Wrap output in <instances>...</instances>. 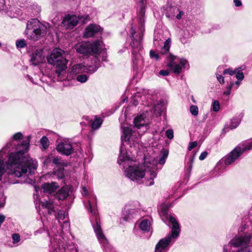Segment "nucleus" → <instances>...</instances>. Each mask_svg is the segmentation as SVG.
<instances>
[{
	"label": "nucleus",
	"instance_id": "aec40b11",
	"mask_svg": "<svg viewBox=\"0 0 252 252\" xmlns=\"http://www.w3.org/2000/svg\"><path fill=\"white\" fill-rule=\"evenodd\" d=\"M58 188H59V186L55 182L47 183L41 186V190L45 193L51 194L54 192Z\"/></svg>",
	"mask_w": 252,
	"mask_h": 252
},
{
	"label": "nucleus",
	"instance_id": "c85d7f7f",
	"mask_svg": "<svg viewBox=\"0 0 252 252\" xmlns=\"http://www.w3.org/2000/svg\"><path fill=\"white\" fill-rule=\"evenodd\" d=\"M171 43V38H168L164 43V46L161 49V53L162 54H165L168 51H169L170 45Z\"/></svg>",
	"mask_w": 252,
	"mask_h": 252
},
{
	"label": "nucleus",
	"instance_id": "8fccbe9b",
	"mask_svg": "<svg viewBox=\"0 0 252 252\" xmlns=\"http://www.w3.org/2000/svg\"><path fill=\"white\" fill-rule=\"evenodd\" d=\"M53 162L54 164H55L56 165L61 164V161L60 160V159L57 157L54 158V159L53 160Z\"/></svg>",
	"mask_w": 252,
	"mask_h": 252
},
{
	"label": "nucleus",
	"instance_id": "e2e57ef3",
	"mask_svg": "<svg viewBox=\"0 0 252 252\" xmlns=\"http://www.w3.org/2000/svg\"><path fill=\"white\" fill-rule=\"evenodd\" d=\"M234 84V83H231V84H230V85L228 87H227V89H229V90H231V88H232V87L233 86Z\"/></svg>",
	"mask_w": 252,
	"mask_h": 252
},
{
	"label": "nucleus",
	"instance_id": "f257e3e1",
	"mask_svg": "<svg viewBox=\"0 0 252 252\" xmlns=\"http://www.w3.org/2000/svg\"><path fill=\"white\" fill-rule=\"evenodd\" d=\"M30 138V136H29L28 139L23 141L21 150L10 154L6 161L9 173L17 177H22L27 173L31 174L37 169V161L31 158L27 154L29 147Z\"/></svg>",
	"mask_w": 252,
	"mask_h": 252
},
{
	"label": "nucleus",
	"instance_id": "680f3d73",
	"mask_svg": "<svg viewBox=\"0 0 252 252\" xmlns=\"http://www.w3.org/2000/svg\"><path fill=\"white\" fill-rule=\"evenodd\" d=\"M193 159H194V157H193L190 160V166H189V167L191 169V167H192V164H193Z\"/></svg>",
	"mask_w": 252,
	"mask_h": 252
},
{
	"label": "nucleus",
	"instance_id": "603ef678",
	"mask_svg": "<svg viewBox=\"0 0 252 252\" xmlns=\"http://www.w3.org/2000/svg\"><path fill=\"white\" fill-rule=\"evenodd\" d=\"M51 156H52V155H51L46 158V159H45V160L44 161V163L45 164H47L51 161V160H52L51 157Z\"/></svg>",
	"mask_w": 252,
	"mask_h": 252
},
{
	"label": "nucleus",
	"instance_id": "1a4fd4ad",
	"mask_svg": "<svg viewBox=\"0 0 252 252\" xmlns=\"http://www.w3.org/2000/svg\"><path fill=\"white\" fill-rule=\"evenodd\" d=\"M89 20L88 15L78 17L74 15L68 14L66 15L62 22L63 26L66 29H72L80 21L82 24H86Z\"/></svg>",
	"mask_w": 252,
	"mask_h": 252
},
{
	"label": "nucleus",
	"instance_id": "a18cd8bd",
	"mask_svg": "<svg viewBox=\"0 0 252 252\" xmlns=\"http://www.w3.org/2000/svg\"><path fill=\"white\" fill-rule=\"evenodd\" d=\"M166 136L170 139H172L173 138V131L172 129H168L166 132Z\"/></svg>",
	"mask_w": 252,
	"mask_h": 252
},
{
	"label": "nucleus",
	"instance_id": "ea45409f",
	"mask_svg": "<svg viewBox=\"0 0 252 252\" xmlns=\"http://www.w3.org/2000/svg\"><path fill=\"white\" fill-rule=\"evenodd\" d=\"M58 220H63L65 219V212L64 211L60 210L58 213V216L56 217Z\"/></svg>",
	"mask_w": 252,
	"mask_h": 252
},
{
	"label": "nucleus",
	"instance_id": "37998d69",
	"mask_svg": "<svg viewBox=\"0 0 252 252\" xmlns=\"http://www.w3.org/2000/svg\"><path fill=\"white\" fill-rule=\"evenodd\" d=\"M23 137V134L21 132H17L15 134H14L12 136V139L14 140H18L19 139H21L22 137Z\"/></svg>",
	"mask_w": 252,
	"mask_h": 252
},
{
	"label": "nucleus",
	"instance_id": "f03ea898",
	"mask_svg": "<svg viewBox=\"0 0 252 252\" xmlns=\"http://www.w3.org/2000/svg\"><path fill=\"white\" fill-rule=\"evenodd\" d=\"M63 51L58 48L54 49L47 57L48 63L56 66L55 75L61 81L65 77L67 60L63 56Z\"/></svg>",
	"mask_w": 252,
	"mask_h": 252
},
{
	"label": "nucleus",
	"instance_id": "bb28decb",
	"mask_svg": "<svg viewBox=\"0 0 252 252\" xmlns=\"http://www.w3.org/2000/svg\"><path fill=\"white\" fill-rule=\"evenodd\" d=\"M140 228L143 231H149L151 229V222L147 219L143 220L139 225Z\"/></svg>",
	"mask_w": 252,
	"mask_h": 252
},
{
	"label": "nucleus",
	"instance_id": "4be33fe9",
	"mask_svg": "<svg viewBox=\"0 0 252 252\" xmlns=\"http://www.w3.org/2000/svg\"><path fill=\"white\" fill-rule=\"evenodd\" d=\"M11 146V143H8L5 147H4L0 151V181L2 180V177L5 173L4 164L2 154L6 153L7 151L6 148H10Z\"/></svg>",
	"mask_w": 252,
	"mask_h": 252
},
{
	"label": "nucleus",
	"instance_id": "7c9ffc66",
	"mask_svg": "<svg viewBox=\"0 0 252 252\" xmlns=\"http://www.w3.org/2000/svg\"><path fill=\"white\" fill-rule=\"evenodd\" d=\"M150 97H151V96L150 95H148L147 96H145V95L141 96V95H140L139 94H136L135 96L136 98H138V97L140 98V99L142 100V101L143 102V104H145V103H144V100H146L147 98L148 100L149 98H150ZM138 100L137 99H134L133 100V104L135 105V106L137 105L138 103ZM145 105H146V104H145Z\"/></svg>",
	"mask_w": 252,
	"mask_h": 252
},
{
	"label": "nucleus",
	"instance_id": "4d7b16f0",
	"mask_svg": "<svg viewBox=\"0 0 252 252\" xmlns=\"http://www.w3.org/2000/svg\"><path fill=\"white\" fill-rule=\"evenodd\" d=\"M82 190H83V192H82V194L83 195H87L88 194V191H87V189L85 187H83L82 188Z\"/></svg>",
	"mask_w": 252,
	"mask_h": 252
},
{
	"label": "nucleus",
	"instance_id": "39448f33",
	"mask_svg": "<svg viewBox=\"0 0 252 252\" xmlns=\"http://www.w3.org/2000/svg\"><path fill=\"white\" fill-rule=\"evenodd\" d=\"M169 221L172 224L171 233L166 237L160 239L156 246L155 252H161L169 245L170 243L176 239L179 236L180 229L179 224L176 219L172 216H169Z\"/></svg>",
	"mask_w": 252,
	"mask_h": 252
},
{
	"label": "nucleus",
	"instance_id": "2eb2a0df",
	"mask_svg": "<svg viewBox=\"0 0 252 252\" xmlns=\"http://www.w3.org/2000/svg\"><path fill=\"white\" fill-rule=\"evenodd\" d=\"M123 134L121 136L122 142L123 143L124 141L128 142L129 143L130 146L131 143L133 142L132 144L133 147H135V143L137 144L139 142V139L138 137H135L133 133H132L131 128L128 126H123L122 127Z\"/></svg>",
	"mask_w": 252,
	"mask_h": 252
},
{
	"label": "nucleus",
	"instance_id": "2f4dec72",
	"mask_svg": "<svg viewBox=\"0 0 252 252\" xmlns=\"http://www.w3.org/2000/svg\"><path fill=\"white\" fill-rule=\"evenodd\" d=\"M102 124V121L99 118H96L92 124V127L93 129H97Z\"/></svg>",
	"mask_w": 252,
	"mask_h": 252
},
{
	"label": "nucleus",
	"instance_id": "58836bf2",
	"mask_svg": "<svg viewBox=\"0 0 252 252\" xmlns=\"http://www.w3.org/2000/svg\"><path fill=\"white\" fill-rule=\"evenodd\" d=\"M238 70V68H236L234 70H233L231 68L226 69L223 71V74H229L230 75H233Z\"/></svg>",
	"mask_w": 252,
	"mask_h": 252
},
{
	"label": "nucleus",
	"instance_id": "393cba45",
	"mask_svg": "<svg viewBox=\"0 0 252 252\" xmlns=\"http://www.w3.org/2000/svg\"><path fill=\"white\" fill-rule=\"evenodd\" d=\"M165 107L163 102L159 101L155 104L153 107L154 114L157 116H160L161 113L164 111Z\"/></svg>",
	"mask_w": 252,
	"mask_h": 252
},
{
	"label": "nucleus",
	"instance_id": "9d476101",
	"mask_svg": "<svg viewBox=\"0 0 252 252\" xmlns=\"http://www.w3.org/2000/svg\"><path fill=\"white\" fill-rule=\"evenodd\" d=\"M252 148V141L247 147L241 148L240 146L236 147L224 158V163L226 165H230L234 162L241 154L246 150H249Z\"/></svg>",
	"mask_w": 252,
	"mask_h": 252
},
{
	"label": "nucleus",
	"instance_id": "6ab92c4d",
	"mask_svg": "<svg viewBox=\"0 0 252 252\" xmlns=\"http://www.w3.org/2000/svg\"><path fill=\"white\" fill-rule=\"evenodd\" d=\"M138 8V17L141 23L144 21L145 7L146 4V0H136Z\"/></svg>",
	"mask_w": 252,
	"mask_h": 252
},
{
	"label": "nucleus",
	"instance_id": "473e14b6",
	"mask_svg": "<svg viewBox=\"0 0 252 252\" xmlns=\"http://www.w3.org/2000/svg\"><path fill=\"white\" fill-rule=\"evenodd\" d=\"M40 144L44 149H46L49 146V140L48 138L45 136L43 137L40 141Z\"/></svg>",
	"mask_w": 252,
	"mask_h": 252
},
{
	"label": "nucleus",
	"instance_id": "cd10ccee",
	"mask_svg": "<svg viewBox=\"0 0 252 252\" xmlns=\"http://www.w3.org/2000/svg\"><path fill=\"white\" fill-rule=\"evenodd\" d=\"M242 116L239 117H234L231 120L230 127L231 129H234L237 127L239 125Z\"/></svg>",
	"mask_w": 252,
	"mask_h": 252
},
{
	"label": "nucleus",
	"instance_id": "0eeeda50",
	"mask_svg": "<svg viewBox=\"0 0 252 252\" xmlns=\"http://www.w3.org/2000/svg\"><path fill=\"white\" fill-rule=\"evenodd\" d=\"M146 163L144 165H131L125 170L126 176L131 180L139 182L144 176Z\"/></svg>",
	"mask_w": 252,
	"mask_h": 252
},
{
	"label": "nucleus",
	"instance_id": "c03bdc74",
	"mask_svg": "<svg viewBox=\"0 0 252 252\" xmlns=\"http://www.w3.org/2000/svg\"><path fill=\"white\" fill-rule=\"evenodd\" d=\"M150 56L151 58L155 59L156 60H158L159 55L158 54L156 53L155 51L151 50L150 52Z\"/></svg>",
	"mask_w": 252,
	"mask_h": 252
},
{
	"label": "nucleus",
	"instance_id": "774afa93",
	"mask_svg": "<svg viewBox=\"0 0 252 252\" xmlns=\"http://www.w3.org/2000/svg\"><path fill=\"white\" fill-rule=\"evenodd\" d=\"M134 33V31H131V34H132V36H133Z\"/></svg>",
	"mask_w": 252,
	"mask_h": 252
},
{
	"label": "nucleus",
	"instance_id": "de8ad7c7",
	"mask_svg": "<svg viewBox=\"0 0 252 252\" xmlns=\"http://www.w3.org/2000/svg\"><path fill=\"white\" fill-rule=\"evenodd\" d=\"M216 76H217V78L218 81L220 84H224V77L218 73L216 74Z\"/></svg>",
	"mask_w": 252,
	"mask_h": 252
},
{
	"label": "nucleus",
	"instance_id": "4468645a",
	"mask_svg": "<svg viewBox=\"0 0 252 252\" xmlns=\"http://www.w3.org/2000/svg\"><path fill=\"white\" fill-rule=\"evenodd\" d=\"M89 209L91 213L94 216H95V224L94 225V229L97 236V239L101 243H104L106 241V239L103 234L99 225V221L96 217L97 211L95 209L94 207H93L91 204V202L89 201Z\"/></svg>",
	"mask_w": 252,
	"mask_h": 252
},
{
	"label": "nucleus",
	"instance_id": "79ce46f5",
	"mask_svg": "<svg viewBox=\"0 0 252 252\" xmlns=\"http://www.w3.org/2000/svg\"><path fill=\"white\" fill-rule=\"evenodd\" d=\"M12 238L14 244L18 243L20 240V236L18 234H13L12 236Z\"/></svg>",
	"mask_w": 252,
	"mask_h": 252
},
{
	"label": "nucleus",
	"instance_id": "c9c22d12",
	"mask_svg": "<svg viewBox=\"0 0 252 252\" xmlns=\"http://www.w3.org/2000/svg\"><path fill=\"white\" fill-rule=\"evenodd\" d=\"M26 41L23 39L18 40L16 42V45L17 48H24L26 47Z\"/></svg>",
	"mask_w": 252,
	"mask_h": 252
},
{
	"label": "nucleus",
	"instance_id": "6e6552de",
	"mask_svg": "<svg viewBox=\"0 0 252 252\" xmlns=\"http://www.w3.org/2000/svg\"><path fill=\"white\" fill-rule=\"evenodd\" d=\"M169 62L167 66L170 67L176 74H179L181 72L183 68H184L188 62L184 58H179L176 56L170 55L168 57Z\"/></svg>",
	"mask_w": 252,
	"mask_h": 252
},
{
	"label": "nucleus",
	"instance_id": "49530a36",
	"mask_svg": "<svg viewBox=\"0 0 252 252\" xmlns=\"http://www.w3.org/2000/svg\"><path fill=\"white\" fill-rule=\"evenodd\" d=\"M197 143L196 141L191 142L189 143L188 150L191 151L192 149L196 147Z\"/></svg>",
	"mask_w": 252,
	"mask_h": 252
},
{
	"label": "nucleus",
	"instance_id": "e433bc0d",
	"mask_svg": "<svg viewBox=\"0 0 252 252\" xmlns=\"http://www.w3.org/2000/svg\"><path fill=\"white\" fill-rule=\"evenodd\" d=\"M88 78L86 75H80L77 77V80L81 83H85L87 81Z\"/></svg>",
	"mask_w": 252,
	"mask_h": 252
},
{
	"label": "nucleus",
	"instance_id": "ddd939ff",
	"mask_svg": "<svg viewBox=\"0 0 252 252\" xmlns=\"http://www.w3.org/2000/svg\"><path fill=\"white\" fill-rule=\"evenodd\" d=\"M97 69V67L94 64L86 66L82 64H77L72 67L69 75L73 78L77 74L83 72L92 74L95 72Z\"/></svg>",
	"mask_w": 252,
	"mask_h": 252
},
{
	"label": "nucleus",
	"instance_id": "0e129e2a",
	"mask_svg": "<svg viewBox=\"0 0 252 252\" xmlns=\"http://www.w3.org/2000/svg\"><path fill=\"white\" fill-rule=\"evenodd\" d=\"M0 196L1 198H2L3 196V193H2V191L1 189H0Z\"/></svg>",
	"mask_w": 252,
	"mask_h": 252
},
{
	"label": "nucleus",
	"instance_id": "f3484780",
	"mask_svg": "<svg viewBox=\"0 0 252 252\" xmlns=\"http://www.w3.org/2000/svg\"><path fill=\"white\" fill-rule=\"evenodd\" d=\"M101 32V28L99 26L91 24L85 29L84 36L86 38L92 37L96 33Z\"/></svg>",
	"mask_w": 252,
	"mask_h": 252
},
{
	"label": "nucleus",
	"instance_id": "bf43d9fd",
	"mask_svg": "<svg viewBox=\"0 0 252 252\" xmlns=\"http://www.w3.org/2000/svg\"><path fill=\"white\" fill-rule=\"evenodd\" d=\"M183 15V12L181 11H180L179 14L177 15L176 18L178 19H181Z\"/></svg>",
	"mask_w": 252,
	"mask_h": 252
},
{
	"label": "nucleus",
	"instance_id": "a19ab883",
	"mask_svg": "<svg viewBox=\"0 0 252 252\" xmlns=\"http://www.w3.org/2000/svg\"><path fill=\"white\" fill-rule=\"evenodd\" d=\"M236 78L240 81H242L244 78V75L243 72L241 71L238 70V69L236 71Z\"/></svg>",
	"mask_w": 252,
	"mask_h": 252
},
{
	"label": "nucleus",
	"instance_id": "3c124183",
	"mask_svg": "<svg viewBox=\"0 0 252 252\" xmlns=\"http://www.w3.org/2000/svg\"><path fill=\"white\" fill-rule=\"evenodd\" d=\"M169 72L167 70H161L159 72V74L163 76H167L169 74Z\"/></svg>",
	"mask_w": 252,
	"mask_h": 252
},
{
	"label": "nucleus",
	"instance_id": "9b49d317",
	"mask_svg": "<svg viewBox=\"0 0 252 252\" xmlns=\"http://www.w3.org/2000/svg\"><path fill=\"white\" fill-rule=\"evenodd\" d=\"M61 236L56 235L51 240V243L54 247L56 252H77V250L74 245L64 246L62 241L60 242Z\"/></svg>",
	"mask_w": 252,
	"mask_h": 252
},
{
	"label": "nucleus",
	"instance_id": "5701e85b",
	"mask_svg": "<svg viewBox=\"0 0 252 252\" xmlns=\"http://www.w3.org/2000/svg\"><path fill=\"white\" fill-rule=\"evenodd\" d=\"M69 189L67 186L62 187L54 196V199L63 200L69 195Z\"/></svg>",
	"mask_w": 252,
	"mask_h": 252
},
{
	"label": "nucleus",
	"instance_id": "5fc2aeb1",
	"mask_svg": "<svg viewBox=\"0 0 252 252\" xmlns=\"http://www.w3.org/2000/svg\"><path fill=\"white\" fill-rule=\"evenodd\" d=\"M4 0H0V10L4 9Z\"/></svg>",
	"mask_w": 252,
	"mask_h": 252
},
{
	"label": "nucleus",
	"instance_id": "423d86ee",
	"mask_svg": "<svg viewBox=\"0 0 252 252\" xmlns=\"http://www.w3.org/2000/svg\"><path fill=\"white\" fill-rule=\"evenodd\" d=\"M103 43L100 40H96L92 44L81 42L75 45L76 51L84 55L98 54L102 49Z\"/></svg>",
	"mask_w": 252,
	"mask_h": 252
},
{
	"label": "nucleus",
	"instance_id": "dca6fc26",
	"mask_svg": "<svg viewBox=\"0 0 252 252\" xmlns=\"http://www.w3.org/2000/svg\"><path fill=\"white\" fill-rule=\"evenodd\" d=\"M56 149L59 152L65 155H70L73 151L72 145L67 140H64L59 143Z\"/></svg>",
	"mask_w": 252,
	"mask_h": 252
},
{
	"label": "nucleus",
	"instance_id": "13d9d810",
	"mask_svg": "<svg viewBox=\"0 0 252 252\" xmlns=\"http://www.w3.org/2000/svg\"><path fill=\"white\" fill-rule=\"evenodd\" d=\"M160 213L162 214L163 215H165V217H166V216H167V215H168L167 211L166 209L162 208V211H161V212Z\"/></svg>",
	"mask_w": 252,
	"mask_h": 252
},
{
	"label": "nucleus",
	"instance_id": "c756f323",
	"mask_svg": "<svg viewBox=\"0 0 252 252\" xmlns=\"http://www.w3.org/2000/svg\"><path fill=\"white\" fill-rule=\"evenodd\" d=\"M142 36L140 35L139 39H133L132 42L131 43V45L133 48L136 49L137 50H139L141 47V39Z\"/></svg>",
	"mask_w": 252,
	"mask_h": 252
},
{
	"label": "nucleus",
	"instance_id": "412c9836",
	"mask_svg": "<svg viewBox=\"0 0 252 252\" xmlns=\"http://www.w3.org/2000/svg\"><path fill=\"white\" fill-rule=\"evenodd\" d=\"M52 196L49 198V200H46L41 202V205L42 208L46 209L49 214H51L55 212L54 205L55 202L52 199Z\"/></svg>",
	"mask_w": 252,
	"mask_h": 252
},
{
	"label": "nucleus",
	"instance_id": "338daca9",
	"mask_svg": "<svg viewBox=\"0 0 252 252\" xmlns=\"http://www.w3.org/2000/svg\"><path fill=\"white\" fill-rule=\"evenodd\" d=\"M4 206V203H0V208L3 207Z\"/></svg>",
	"mask_w": 252,
	"mask_h": 252
},
{
	"label": "nucleus",
	"instance_id": "052dcab7",
	"mask_svg": "<svg viewBox=\"0 0 252 252\" xmlns=\"http://www.w3.org/2000/svg\"><path fill=\"white\" fill-rule=\"evenodd\" d=\"M231 90H229V89H227V91L226 92H224L223 93V94H225V95H228L230 94V93H231Z\"/></svg>",
	"mask_w": 252,
	"mask_h": 252
},
{
	"label": "nucleus",
	"instance_id": "864d4df0",
	"mask_svg": "<svg viewBox=\"0 0 252 252\" xmlns=\"http://www.w3.org/2000/svg\"><path fill=\"white\" fill-rule=\"evenodd\" d=\"M44 231V229L43 228H40L39 229H38L37 230L35 231L34 232V234L35 236L37 235L38 234L42 233Z\"/></svg>",
	"mask_w": 252,
	"mask_h": 252
},
{
	"label": "nucleus",
	"instance_id": "72a5a7b5",
	"mask_svg": "<svg viewBox=\"0 0 252 252\" xmlns=\"http://www.w3.org/2000/svg\"><path fill=\"white\" fill-rule=\"evenodd\" d=\"M220 109V103L218 100H214L212 104V109L214 112H218Z\"/></svg>",
	"mask_w": 252,
	"mask_h": 252
},
{
	"label": "nucleus",
	"instance_id": "09e8293b",
	"mask_svg": "<svg viewBox=\"0 0 252 252\" xmlns=\"http://www.w3.org/2000/svg\"><path fill=\"white\" fill-rule=\"evenodd\" d=\"M207 155H208V153L207 152L205 151V152H202L200 154V156L199 157V159L200 160H204L206 158Z\"/></svg>",
	"mask_w": 252,
	"mask_h": 252
},
{
	"label": "nucleus",
	"instance_id": "f8f14e48",
	"mask_svg": "<svg viewBox=\"0 0 252 252\" xmlns=\"http://www.w3.org/2000/svg\"><path fill=\"white\" fill-rule=\"evenodd\" d=\"M156 165L152 163H146L144 170V176L143 179L147 186H151L154 184V179L157 176Z\"/></svg>",
	"mask_w": 252,
	"mask_h": 252
},
{
	"label": "nucleus",
	"instance_id": "4c0bfd02",
	"mask_svg": "<svg viewBox=\"0 0 252 252\" xmlns=\"http://www.w3.org/2000/svg\"><path fill=\"white\" fill-rule=\"evenodd\" d=\"M190 112L194 116L197 115L198 113V108L196 105H191L190 107Z\"/></svg>",
	"mask_w": 252,
	"mask_h": 252
},
{
	"label": "nucleus",
	"instance_id": "f704fd0d",
	"mask_svg": "<svg viewBox=\"0 0 252 252\" xmlns=\"http://www.w3.org/2000/svg\"><path fill=\"white\" fill-rule=\"evenodd\" d=\"M167 156L168 152L164 151L162 157L158 160V163L162 165L164 164L165 162Z\"/></svg>",
	"mask_w": 252,
	"mask_h": 252
},
{
	"label": "nucleus",
	"instance_id": "a878e982",
	"mask_svg": "<svg viewBox=\"0 0 252 252\" xmlns=\"http://www.w3.org/2000/svg\"><path fill=\"white\" fill-rule=\"evenodd\" d=\"M118 161L120 164H121V162H124L125 165L126 162L129 163V161H130V164H131V161H130V158L127 155V153L123 151L122 148H121L120 155Z\"/></svg>",
	"mask_w": 252,
	"mask_h": 252
},
{
	"label": "nucleus",
	"instance_id": "20e7f679",
	"mask_svg": "<svg viewBox=\"0 0 252 252\" xmlns=\"http://www.w3.org/2000/svg\"><path fill=\"white\" fill-rule=\"evenodd\" d=\"M47 27L41 24L38 20L33 19L27 23L25 34L27 37L33 41H36L45 35Z\"/></svg>",
	"mask_w": 252,
	"mask_h": 252
},
{
	"label": "nucleus",
	"instance_id": "a211bd4d",
	"mask_svg": "<svg viewBox=\"0 0 252 252\" xmlns=\"http://www.w3.org/2000/svg\"><path fill=\"white\" fill-rule=\"evenodd\" d=\"M149 123V120L147 119L146 114L143 113L137 116L134 120V126L138 128L147 125Z\"/></svg>",
	"mask_w": 252,
	"mask_h": 252
},
{
	"label": "nucleus",
	"instance_id": "69168bd1",
	"mask_svg": "<svg viewBox=\"0 0 252 252\" xmlns=\"http://www.w3.org/2000/svg\"><path fill=\"white\" fill-rule=\"evenodd\" d=\"M235 84L237 86V88L239 86L240 84V82H239V81H236Z\"/></svg>",
	"mask_w": 252,
	"mask_h": 252
},
{
	"label": "nucleus",
	"instance_id": "b1692460",
	"mask_svg": "<svg viewBox=\"0 0 252 252\" xmlns=\"http://www.w3.org/2000/svg\"><path fill=\"white\" fill-rule=\"evenodd\" d=\"M44 59L42 56V51L41 50H36L32 55L30 60L31 63L33 65H36L42 62Z\"/></svg>",
	"mask_w": 252,
	"mask_h": 252
},
{
	"label": "nucleus",
	"instance_id": "7ed1b4c3",
	"mask_svg": "<svg viewBox=\"0 0 252 252\" xmlns=\"http://www.w3.org/2000/svg\"><path fill=\"white\" fill-rule=\"evenodd\" d=\"M252 232H247L243 234L235 236L231 240L228 245L223 248L225 252H230V248H239L236 252H252Z\"/></svg>",
	"mask_w": 252,
	"mask_h": 252
},
{
	"label": "nucleus",
	"instance_id": "6e6d98bb",
	"mask_svg": "<svg viewBox=\"0 0 252 252\" xmlns=\"http://www.w3.org/2000/svg\"><path fill=\"white\" fill-rule=\"evenodd\" d=\"M236 6H240L242 5L241 2L239 0H233Z\"/></svg>",
	"mask_w": 252,
	"mask_h": 252
}]
</instances>
